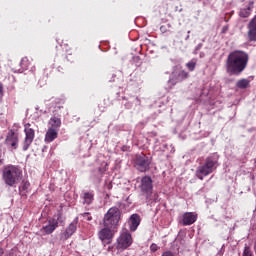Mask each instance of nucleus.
<instances>
[{
	"mask_svg": "<svg viewBox=\"0 0 256 256\" xmlns=\"http://www.w3.org/2000/svg\"><path fill=\"white\" fill-rule=\"evenodd\" d=\"M247 65H249V54L241 50L232 51L226 59V73L230 76L239 77L247 69Z\"/></svg>",
	"mask_w": 256,
	"mask_h": 256,
	"instance_id": "f257e3e1",
	"label": "nucleus"
},
{
	"mask_svg": "<svg viewBox=\"0 0 256 256\" xmlns=\"http://www.w3.org/2000/svg\"><path fill=\"white\" fill-rule=\"evenodd\" d=\"M23 177V170L19 166L8 164L2 169V180L7 187H17Z\"/></svg>",
	"mask_w": 256,
	"mask_h": 256,
	"instance_id": "f03ea898",
	"label": "nucleus"
},
{
	"mask_svg": "<svg viewBox=\"0 0 256 256\" xmlns=\"http://www.w3.org/2000/svg\"><path fill=\"white\" fill-rule=\"evenodd\" d=\"M217 167H219V155L212 154L205 159L203 164L197 167L195 175L197 179L203 181V179L211 175Z\"/></svg>",
	"mask_w": 256,
	"mask_h": 256,
	"instance_id": "7ed1b4c3",
	"label": "nucleus"
},
{
	"mask_svg": "<svg viewBox=\"0 0 256 256\" xmlns=\"http://www.w3.org/2000/svg\"><path fill=\"white\" fill-rule=\"evenodd\" d=\"M119 221H121V210L117 207H111L104 215L103 225L115 229L119 225Z\"/></svg>",
	"mask_w": 256,
	"mask_h": 256,
	"instance_id": "20e7f679",
	"label": "nucleus"
},
{
	"mask_svg": "<svg viewBox=\"0 0 256 256\" xmlns=\"http://www.w3.org/2000/svg\"><path fill=\"white\" fill-rule=\"evenodd\" d=\"M19 124L15 123L8 129V133L5 139V145L8 149L15 150L19 147Z\"/></svg>",
	"mask_w": 256,
	"mask_h": 256,
	"instance_id": "39448f33",
	"label": "nucleus"
},
{
	"mask_svg": "<svg viewBox=\"0 0 256 256\" xmlns=\"http://www.w3.org/2000/svg\"><path fill=\"white\" fill-rule=\"evenodd\" d=\"M134 167L140 173H147L151 169V159L145 154L136 155L134 160Z\"/></svg>",
	"mask_w": 256,
	"mask_h": 256,
	"instance_id": "423d86ee",
	"label": "nucleus"
},
{
	"mask_svg": "<svg viewBox=\"0 0 256 256\" xmlns=\"http://www.w3.org/2000/svg\"><path fill=\"white\" fill-rule=\"evenodd\" d=\"M25 138L23 142V151H27L35 139V129L31 128V123L24 125Z\"/></svg>",
	"mask_w": 256,
	"mask_h": 256,
	"instance_id": "0eeeda50",
	"label": "nucleus"
},
{
	"mask_svg": "<svg viewBox=\"0 0 256 256\" xmlns=\"http://www.w3.org/2000/svg\"><path fill=\"white\" fill-rule=\"evenodd\" d=\"M133 245V237L129 232H123L117 239V249H127Z\"/></svg>",
	"mask_w": 256,
	"mask_h": 256,
	"instance_id": "6e6552de",
	"label": "nucleus"
},
{
	"mask_svg": "<svg viewBox=\"0 0 256 256\" xmlns=\"http://www.w3.org/2000/svg\"><path fill=\"white\" fill-rule=\"evenodd\" d=\"M98 237L100 239V241H102V243H104L105 245H111V243L113 242V230H111L110 227H105L102 228L99 232H98Z\"/></svg>",
	"mask_w": 256,
	"mask_h": 256,
	"instance_id": "1a4fd4ad",
	"label": "nucleus"
},
{
	"mask_svg": "<svg viewBox=\"0 0 256 256\" xmlns=\"http://www.w3.org/2000/svg\"><path fill=\"white\" fill-rule=\"evenodd\" d=\"M140 189L142 193H145L146 199H149V196L153 193V180L150 176L142 177Z\"/></svg>",
	"mask_w": 256,
	"mask_h": 256,
	"instance_id": "9d476101",
	"label": "nucleus"
},
{
	"mask_svg": "<svg viewBox=\"0 0 256 256\" xmlns=\"http://www.w3.org/2000/svg\"><path fill=\"white\" fill-rule=\"evenodd\" d=\"M185 79H189V72L185 70H177L172 73V78L170 79V83L172 85H177V83H181L185 81Z\"/></svg>",
	"mask_w": 256,
	"mask_h": 256,
	"instance_id": "9b49d317",
	"label": "nucleus"
},
{
	"mask_svg": "<svg viewBox=\"0 0 256 256\" xmlns=\"http://www.w3.org/2000/svg\"><path fill=\"white\" fill-rule=\"evenodd\" d=\"M59 221H61V214L57 215V219L49 220L48 225L43 226L41 231H44L46 235H51V233H53V231L59 227Z\"/></svg>",
	"mask_w": 256,
	"mask_h": 256,
	"instance_id": "f8f14e48",
	"label": "nucleus"
},
{
	"mask_svg": "<svg viewBox=\"0 0 256 256\" xmlns=\"http://www.w3.org/2000/svg\"><path fill=\"white\" fill-rule=\"evenodd\" d=\"M196 221H197V214L193 212H185L182 215V219L180 220V223H182V225L187 227L189 225H193V223H195Z\"/></svg>",
	"mask_w": 256,
	"mask_h": 256,
	"instance_id": "ddd939ff",
	"label": "nucleus"
},
{
	"mask_svg": "<svg viewBox=\"0 0 256 256\" xmlns=\"http://www.w3.org/2000/svg\"><path fill=\"white\" fill-rule=\"evenodd\" d=\"M248 41L256 42V15L248 24Z\"/></svg>",
	"mask_w": 256,
	"mask_h": 256,
	"instance_id": "4468645a",
	"label": "nucleus"
},
{
	"mask_svg": "<svg viewBox=\"0 0 256 256\" xmlns=\"http://www.w3.org/2000/svg\"><path fill=\"white\" fill-rule=\"evenodd\" d=\"M75 231H77V222H72L63 232L61 236L62 241H67V239H69L75 233Z\"/></svg>",
	"mask_w": 256,
	"mask_h": 256,
	"instance_id": "2eb2a0df",
	"label": "nucleus"
},
{
	"mask_svg": "<svg viewBox=\"0 0 256 256\" xmlns=\"http://www.w3.org/2000/svg\"><path fill=\"white\" fill-rule=\"evenodd\" d=\"M48 125L50 129H56L59 131V129H61V115L53 114V116H51L50 120L48 121Z\"/></svg>",
	"mask_w": 256,
	"mask_h": 256,
	"instance_id": "dca6fc26",
	"label": "nucleus"
},
{
	"mask_svg": "<svg viewBox=\"0 0 256 256\" xmlns=\"http://www.w3.org/2000/svg\"><path fill=\"white\" fill-rule=\"evenodd\" d=\"M58 137H59V130L54 128H48L45 134L44 141L45 143H53V141H55V139H57Z\"/></svg>",
	"mask_w": 256,
	"mask_h": 256,
	"instance_id": "f3484780",
	"label": "nucleus"
},
{
	"mask_svg": "<svg viewBox=\"0 0 256 256\" xmlns=\"http://www.w3.org/2000/svg\"><path fill=\"white\" fill-rule=\"evenodd\" d=\"M141 223V217L139 214H132L130 217V231H137Z\"/></svg>",
	"mask_w": 256,
	"mask_h": 256,
	"instance_id": "a211bd4d",
	"label": "nucleus"
},
{
	"mask_svg": "<svg viewBox=\"0 0 256 256\" xmlns=\"http://www.w3.org/2000/svg\"><path fill=\"white\" fill-rule=\"evenodd\" d=\"M83 204L84 205H91L93 200L95 199V194L93 192H84L82 195Z\"/></svg>",
	"mask_w": 256,
	"mask_h": 256,
	"instance_id": "6ab92c4d",
	"label": "nucleus"
},
{
	"mask_svg": "<svg viewBox=\"0 0 256 256\" xmlns=\"http://www.w3.org/2000/svg\"><path fill=\"white\" fill-rule=\"evenodd\" d=\"M253 10V2H250V5L247 8H242L239 12V16L247 19L249 15H251V11Z\"/></svg>",
	"mask_w": 256,
	"mask_h": 256,
	"instance_id": "aec40b11",
	"label": "nucleus"
},
{
	"mask_svg": "<svg viewBox=\"0 0 256 256\" xmlns=\"http://www.w3.org/2000/svg\"><path fill=\"white\" fill-rule=\"evenodd\" d=\"M236 87H238V89H247L249 87V80L245 78L238 80Z\"/></svg>",
	"mask_w": 256,
	"mask_h": 256,
	"instance_id": "412c9836",
	"label": "nucleus"
},
{
	"mask_svg": "<svg viewBox=\"0 0 256 256\" xmlns=\"http://www.w3.org/2000/svg\"><path fill=\"white\" fill-rule=\"evenodd\" d=\"M186 67L189 71H195V67H197V62L191 60L186 64Z\"/></svg>",
	"mask_w": 256,
	"mask_h": 256,
	"instance_id": "4be33fe9",
	"label": "nucleus"
},
{
	"mask_svg": "<svg viewBox=\"0 0 256 256\" xmlns=\"http://www.w3.org/2000/svg\"><path fill=\"white\" fill-rule=\"evenodd\" d=\"M242 256H253V252L251 251V248L249 246L244 247Z\"/></svg>",
	"mask_w": 256,
	"mask_h": 256,
	"instance_id": "5701e85b",
	"label": "nucleus"
},
{
	"mask_svg": "<svg viewBox=\"0 0 256 256\" xmlns=\"http://www.w3.org/2000/svg\"><path fill=\"white\" fill-rule=\"evenodd\" d=\"M29 187H31V183H29V181L22 182V191H27Z\"/></svg>",
	"mask_w": 256,
	"mask_h": 256,
	"instance_id": "b1692460",
	"label": "nucleus"
},
{
	"mask_svg": "<svg viewBox=\"0 0 256 256\" xmlns=\"http://www.w3.org/2000/svg\"><path fill=\"white\" fill-rule=\"evenodd\" d=\"M150 251H152V253L159 251V246H157V244H155V243H152L150 245Z\"/></svg>",
	"mask_w": 256,
	"mask_h": 256,
	"instance_id": "393cba45",
	"label": "nucleus"
},
{
	"mask_svg": "<svg viewBox=\"0 0 256 256\" xmlns=\"http://www.w3.org/2000/svg\"><path fill=\"white\" fill-rule=\"evenodd\" d=\"M0 165H3V150L0 149Z\"/></svg>",
	"mask_w": 256,
	"mask_h": 256,
	"instance_id": "a878e982",
	"label": "nucleus"
},
{
	"mask_svg": "<svg viewBox=\"0 0 256 256\" xmlns=\"http://www.w3.org/2000/svg\"><path fill=\"white\" fill-rule=\"evenodd\" d=\"M228 30H229V27L224 26V27L222 28V33H227Z\"/></svg>",
	"mask_w": 256,
	"mask_h": 256,
	"instance_id": "bb28decb",
	"label": "nucleus"
},
{
	"mask_svg": "<svg viewBox=\"0 0 256 256\" xmlns=\"http://www.w3.org/2000/svg\"><path fill=\"white\" fill-rule=\"evenodd\" d=\"M0 95H3V84L0 82Z\"/></svg>",
	"mask_w": 256,
	"mask_h": 256,
	"instance_id": "cd10ccee",
	"label": "nucleus"
},
{
	"mask_svg": "<svg viewBox=\"0 0 256 256\" xmlns=\"http://www.w3.org/2000/svg\"><path fill=\"white\" fill-rule=\"evenodd\" d=\"M4 253H5V250L3 249V247H0V256H3Z\"/></svg>",
	"mask_w": 256,
	"mask_h": 256,
	"instance_id": "c85d7f7f",
	"label": "nucleus"
},
{
	"mask_svg": "<svg viewBox=\"0 0 256 256\" xmlns=\"http://www.w3.org/2000/svg\"><path fill=\"white\" fill-rule=\"evenodd\" d=\"M91 214L89 212L84 213V217H89Z\"/></svg>",
	"mask_w": 256,
	"mask_h": 256,
	"instance_id": "c756f323",
	"label": "nucleus"
},
{
	"mask_svg": "<svg viewBox=\"0 0 256 256\" xmlns=\"http://www.w3.org/2000/svg\"><path fill=\"white\" fill-rule=\"evenodd\" d=\"M92 220H93V217H91V216L87 217V221H92Z\"/></svg>",
	"mask_w": 256,
	"mask_h": 256,
	"instance_id": "7c9ffc66",
	"label": "nucleus"
},
{
	"mask_svg": "<svg viewBox=\"0 0 256 256\" xmlns=\"http://www.w3.org/2000/svg\"><path fill=\"white\" fill-rule=\"evenodd\" d=\"M66 53H68V55H71V52H69V49H66Z\"/></svg>",
	"mask_w": 256,
	"mask_h": 256,
	"instance_id": "2f4dec72",
	"label": "nucleus"
},
{
	"mask_svg": "<svg viewBox=\"0 0 256 256\" xmlns=\"http://www.w3.org/2000/svg\"><path fill=\"white\" fill-rule=\"evenodd\" d=\"M108 189H111V184H110V185H108Z\"/></svg>",
	"mask_w": 256,
	"mask_h": 256,
	"instance_id": "473e14b6",
	"label": "nucleus"
},
{
	"mask_svg": "<svg viewBox=\"0 0 256 256\" xmlns=\"http://www.w3.org/2000/svg\"><path fill=\"white\" fill-rule=\"evenodd\" d=\"M61 45H64V46H65V45H67V44H61Z\"/></svg>",
	"mask_w": 256,
	"mask_h": 256,
	"instance_id": "72a5a7b5",
	"label": "nucleus"
}]
</instances>
